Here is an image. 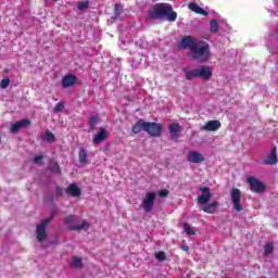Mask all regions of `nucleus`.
<instances>
[{"mask_svg":"<svg viewBox=\"0 0 278 278\" xmlns=\"http://www.w3.org/2000/svg\"><path fill=\"white\" fill-rule=\"evenodd\" d=\"M77 223V216L68 215L64 218V224L71 231H88L90 229V223L83 220L81 224Z\"/></svg>","mask_w":278,"mask_h":278,"instance_id":"obj_4","label":"nucleus"},{"mask_svg":"<svg viewBox=\"0 0 278 278\" xmlns=\"http://www.w3.org/2000/svg\"><path fill=\"white\" fill-rule=\"evenodd\" d=\"M78 160H79L80 164H86V162L88 160V152L86 151V149L80 148L79 154H78Z\"/></svg>","mask_w":278,"mask_h":278,"instance_id":"obj_23","label":"nucleus"},{"mask_svg":"<svg viewBox=\"0 0 278 278\" xmlns=\"http://www.w3.org/2000/svg\"><path fill=\"white\" fill-rule=\"evenodd\" d=\"M188 8L191 10V12H194L195 14H201L202 16H207L210 14L203 8L199 7V4H197L195 2L189 3Z\"/></svg>","mask_w":278,"mask_h":278,"instance_id":"obj_17","label":"nucleus"},{"mask_svg":"<svg viewBox=\"0 0 278 278\" xmlns=\"http://www.w3.org/2000/svg\"><path fill=\"white\" fill-rule=\"evenodd\" d=\"M179 49H189L192 60L204 64L210 61L212 53L210 52V43L204 40L194 39L192 36H185L178 46Z\"/></svg>","mask_w":278,"mask_h":278,"instance_id":"obj_1","label":"nucleus"},{"mask_svg":"<svg viewBox=\"0 0 278 278\" xmlns=\"http://www.w3.org/2000/svg\"><path fill=\"white\" fill-rule=\"evenodd\" d=\"M52 1H58V0H52Z\"/></svg>","mask_w":278,"mask_h":278,"instance_id":"obj_40","label":"nucleus"},{"mask_svg":"<svg viewBox=\"0 0 278 278\" xmlns=\"http://www.w3.org/2000/svg\"><path fill=\"white\" fill-rule=\"evenodd\" d=\"M159 197H161V199L168 197V189H162L159 191Z\"/></svg>","mask_w":278,"mask_h":278,"instance_id":"obj_36","label":"nucleus"},{"mask_svg":"<svg viewBox=\"0 0 278 278\" xmlns=\"http://www.w3.org/2000/svg\"><path fill=\"white\" fill-rule=\"evenodd\" d=\"M70 266L72 268H81L84 266L83 260L79 256H73L72 261L70 262Z\"/></svg>","mask_w":278,"mask_h":278,"instance_id":"obj_22","label":"nucleus"},{"mask_svg":"<svg viewBox=\"0 0 278 278\" xmlns=\"http://www.w3.org/2000/svg\"><path fill=\"white\" fill-rule=\"evenodd\" d=\"M181 249L182 251H188V245H182Z\"/></svg>","mask_w":278,"mask_h":278,"instance_id":"obj_37","label":"nucleus"},{"mask_svg":"<svg viewBox=\"0 0 278 278\" xmlns=\"http://www.w3.org/2000/svg\"><path fill=\"white\" fill-rule=\"evenodd\" d=\"M53 216L52 214L49 218L41 220V223L37 225L36 233L38 242H45V240H47V226L53 220Z\"/></svg>","mask_w":278,"mask_h":278,"instance_id":"obj_6","label":"nucleus"},{"mask_svg":"<svg viewBox=\"0 0 278 278\" xmlns=\"http://www.w3.org/2000/svg\"><path fill=\"white\" fill-rule=\"evenodd\" d=\"M248 184H249L252 192L262 194V192H265V190H266V185H264V182L257 180V178H255L253 176L248 177Z\"/></svg>","mask_w":278,"mask_h":278,"instance_id":"obj_8","label":"nucleus"},{"mask_svg":"<svg viewBox=\"0 0 278 278\" xmlns=\"http://www.w3.org/2000/svg\"><path fill=\"white\" fill-rule=\"evenodd\" d=\"M164 16H166L167 21L170 23H175V21H177V13L173 11V7L170 4L156 3L148 12V18L150 21H160Z\"/></svg>","mask_w":278,"mask_h":278,"instance_id":"obj_2","label":"nucleus"},{"mask_svg":"<svg viewBox=\"0 0 278 278\" xmlns=\"http://www.w3.org/2000/svg\"><path fill=\"white\" fill-rule=\"evenodd\" d=\"M76 81H77V77L75 75L67 74L62 79L63 88H71V86H75Z\"/></svg>","mask_w":278,"mask_h":278,"instance_id":"obj_16","label":"nucleus"},{"mask_svg":"<svg viewBox=\"0 0 278 278\" xmlns=\"http://www.w3.org/2000/svg\"><path fill=\"white\" fill-rule=\"evenodd\" d=\"M42 160H43L42 155H37L34 157V163L38 164V166H42V164H45V162Z\"/></svg>","mask_w":278,"mask_h":278,"instance_id":"obj_34","label":"nucleus"},{"mask_svg":"<svg viewBox=\"0 0 278 278\" xmlns=\"http://www.w3.org/2000/svg\"><path fill=\"white\" fill-rule=\"evenodd\" d=\"M48 168L49 170H52V173H59V175H62V172L60 170V165L55 161H51Z\"/></svg>","mask_w":278,"mask_h":278,"instance_id":"obj_24","label":"nucleus"},{"mask_svg":"<svg viewBox=\"0 0 278 278\" xmlns=\"http://www.w3.org/2000/svg\"><path fill=\"white\" fill-rule=\"evenodd\" d=\"M155 192L146 193V198L142 200V205L147 214H149V212H153V206L155 205Z\"/></svg>","mask_w":278,"mask_h":278,"instance_id":"obj_9","label":"nucleus"},{"mask_svg":"<svg viewBox=\"0 0 278 278\" xmlns=\"http://www.w3.org/2000/svg\"><path fill=\"white\" fill-rule=\"evenodd\" d=\"M200 195H198L199 205H207L210 199H212V190L208 187H199Z\"/></svg>","mask_w":278,"mask_h":278,"instance_id":"obj_10","label":"nucleus"},{"mask_svg":"<svg viewBox=\"0 0 278 278\" xmlns=\"http://www.w3.org/2000/svg\"><path fill=\"white\" fill-rule=\"evenodd\" d=\"M218 31V22L216 20L211 21V33L216 34Z\"/></svg>","mask_w":278,"mask_h":278,"instance_id":"obj_29","label":"nucleus"},{"mask_svg":"<svg viewBox=\"0 0 278 278\" xmlns=\"http://www.w3.org/2000/svg\"><path fill=\"white\" fill-rule=\"evenodd\" d=\"M274 3H275V5H276L277 9H278V0H274Z\"/></svg>","mask_w":278,"mask_h":278,"instance_id":"obj_38","label":"nucleus"},{"mask_svg":"<svg viewBox=\"0 0 278 278\" xmlns=\"http://www.w3.org/2000/svg\"><path fill=\"white\" fill-rule=\"evenodd\" d=\"M8 86H10V78H3L0 83V88H2V90H5Z\"/></svg>","mask_w":278,"mask_h":278,"instance_id":"obj_32","label":"nucleus"},{"mask_svg":"<svg viewBox=\"0 0 278 278\" xmlns=\"http://www.w3.org/2000/svg\"><path fill=\"white\" fill-rule=\"evenodd\" d=\"M140 131H147V122H144V119H139L132 126V134H140Z\"/></svg>","mask_w":278,"mask_h":278,"instance_id":"obj_18","label":"nucleus"},{"mask_svg":"<svg viewBox=\"0 0 278 278\" xmlns=\"http://www.w3.org/2000/svg\"><path fill=\"white\" fill-rule=\"evenodd\" d=\"M230 199L233 205V210L236 212H242V191L240 189H231L230 190Z\"/></svg>","mask_w":278,"mask_h":278,"instance_id":"obj_7","label":"nucleus"},{"mask_svg":"<svg viewBox=\"0 0 278 278\" xmlns=\"http://www.w3.org/2000/svg\"><path fill=\"white\" fill-rule=\"evenodd\" d=\"M109 132L105 128H100L99 132L93 136V144L99 146L103 140H106Z\"/></svg>","mask_w":278,"mask_h":278,"instance_id":"obj_14","label":"nucleus"},{"mask_svg":"<svg viewBox=\"0 0 278 278\" xmlns=\"http://www.w3.org/2000/svg\"><path fill=\"white\" fill-rule=\"evenodd\" d=\"M164 131V126L155 122H147L146 132L149 134L152 138H160Z\"/></svg>","mask_w":278,"mask_h":278,"instance_id":"obj_5","label":"nucleus"},{"mask_svg":"<svg viewBox=\"0 0 278 278\" xmlns=\"http://www.w3.org/2000/svg\"><path fill=\"white\" fill-rule=\"evenodd\" d=\"M98 124H99V117L92 116V117L89 119V125H90L91 131H94V129H97V125H98Z\"/></svg>","mask_w":278,"mask_h":278,"instance_id":"obj_25","label":"nucleus"},{"mask_svg":"<svg viewBox=\"0 0 278 278\" xmlns=\"http://www.w3.org/2000/svg\"><path fill=\"white\" fill-rule=\"evenodd\" d=\"M89 5H90L89 2H78L77 9H78L80 12H84V10H88Z\"/></svg>","mask_w":278,"mask_h":278,"instance_id":"obj_30","label":"nucleus"},{"mask_svg":"<svg viewBox=\"0 0 278 278\" xmlns=\"http://www.w3.org/2000/svg\"><path fill=\"white\" fill-rule=\"evenodd\" d=\"M123 14V4H115V18H118Z\"/></svg>","mask_w":278,"mask_h":278,"instance_id":"obj_31","label":"nucleus"},{"mask_svg":"<svg viewBox=\"0 0 278 278\" xmlns=\"http://www.w3.org/2000/svg\"><path fill=\"white\" fill-rule=\"evenodd\" d=\"M64 110V103L63 102H59L56 103V105L54 106V112H62Z\"/></svg>","mask_w":278,"mask_h":278,"instance_id":"obj_35","label":"nucleus"},{"mask_svg":"<svg viewBox=\"0 0 278 278\" xmlns=\"http://www.w3.org/2000/svg\"><path fill=\"white\" fill-rule=\"evenodd\" d=\"M184 230L186 231V233L188 236H195V233H197V231H194L192 229V226H190V224H188V223L184 224Z\"/></svg>","mask_w":278,"mask_h":278,"instance_id":"obj_27","label":"nucleus"},{"mask_svg":"<svg viewBox=\"0 0 278 278\" xmlns=\"http://www.w3.org/2000/svg\"><path fill=\"white\" fill-rule=\"evenodd\" d=\"M181 132V126L177 123L169 125V136L170 138H179V134Z\"/></svg>","mask_w":278,"mask_h":278,"instance_id":"obj_19","label":"nucleus"},{"mask_svg":"<svg viewBox=\"0 0 278 278\" xmlns=\"http://www.w3.org/2000/svg\"><path fill=\"white\" fill-rule=\"evenodd\" d=\"M273 251H275V245L273 243H267L265 247H264V255H270L273 254Z\"/></svg>","mask_w":278,"mask_h":278,"instance_id":"obj_26","label":"nucleus"},{"mask_svg":"<svg viewBox=\"0 0 278 278\" xmlns=\"http://www.w3.org/2000/svg\"><path fill=\"white\" fill-rule=\"evenodd\" d=\"M278 163L277 159V148H273L271 152L267 155L266 160L263 161V164L265 166H274L275 164Z\"/></svg>","mask_w":278,"mask_h":278,"instance_id":"obj_12","label":"nucleus"},{"mask_svg":"<svg viewBox=\"0 0 278 278\" xmlns=\"http://www.w3.org/2000/svg\"><path fill=\"white\" fill-rule=\"evenodd\" d=\"M67 194H70L71 197H80L81 195V190L79 189V187H77V185L72 184L67 187L66 190Z\"/></svg>","mask_w":278,"mask_h":278,"instance_id":"obj_20","label":"nucleus"},{"mask_svg":"<svg viewBox=\"0 0 278 278\" xmlns=\"http://www.w3.org/2000/svg\"><path fill=\"white\" fill-rule=\"evenodd\" d=\"M31 122H29V119H21L14 124H12L11 126V134H16V131H18V129H23V127H29Z\"/></svg>","mask_w":278,"mask_h":278,"instance_id":"obj_15","label":"nucleus"},{"mask_svg":"<svg viewBox=\"0 0 278 278\" xmlns=\"http://www.w3.org/2000/svg\"><path fill=\"white\" fill-rule=\"evenodd\" d=\"M220 121L213 119L208 121L203 127L202 131H218V128L220 127Z\"/></svg>","mask_w":278,"mask_h":278,"instance_id":"obj_13","label":"nucleus"},{"mask_svg":"<svg viewBox=\"0 0 278 278\" xmlns=\"http://www.w3.org/2000/svg\"><path fill=\"white\" fill-rule=\"evenodd\" d=\"M217 207H218V202H212V203L203 206L202 210L206 214H214L216 212Z\"/></svg>","mask_w":278,"mask_h":278,"instance_id":"obj_21","label":"nucleus"},{"mask_svg":"<svg viewBox=\"0 0 278 278\" xmlns=\"http://www.w3.org/2000/svg\"><path fill=\"white\" fill-rule=\"evenodd\" d=\"M187 162H190L191 164H201V162H205V156H203L201 152L192 150L187 154Z\"/></svg>","mask_w":278,"mask_h":278,"instance_id":"obj_11","label":"nucleus"},{"mask_svg":"<svg viewBox=\"0 0 278 278\" xmlns=\"http://www.w3.org/2000/svg\"><path fill=\"white\" fill-rule=\"evenodd\" d=\"M43 140H46L47 142H53L55 140V136L53 135V132L48 130L46 131Z\"/></svg>","mask_w":278,"mask_h":278,"instance_id":"obj_28","label":"nucleus"},{"mask_svg":"<svg viewBox=\"0 0 278 278\" xmlns=\"http://www.w3.org/2000/svg\"><path fill=\"white\" fill-rule=\"evenodd\" d=\"M185 71V79L187 81H192V79H197V77H201L204 81H210L212 78V67L202 66L200 68L193 70H184Z\"/></svg>","mask_w":278,"mask_h":278,"instance_id":"obj_3","label":"nucleus"},{"mask_svg":"<svg viewBox=\"0 0 278 278\" xmlns=\"http://www.w3.org/2000/svg\"><path fill=\"white\" fill-rule=\"evenodd\" d=\"M276 14H277V16H278V11H276Z\"/></svg>","mask_w":278,"mask_h":278,"instance_id":"obj_39","label":"nucleus"},{"mask_svg":"<svg viewBox=\"0 0 278 278\" xmlns=\"http://www.w3.org/2000/svg\"><path fill=\"white\" fill-rule=\"evenodd\" d=\"M155 257L159 262H164V260H166V253H164V251H160L155 254Z\"/></svg>","mask_w":278,"mask_h":278,"instance_id":"obj_33","label":"nucleus"}]
</instances>
